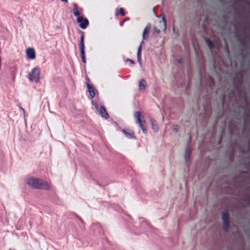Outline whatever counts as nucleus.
<instances>
[{
  "label": "nucleus",
  "instance_id": "21",
  "mask_svg": "<svg viewBox=\"0 0 250 250\" xmlns=\"http://www.w3.org/2000/svg\"><path fill=\"white\" fill-rule=\"evenodd\" d=\"M19 108L22 111L23 115V117H25V110H24V109L20 105L19 106Z\"/></svg>",
  "mask_w": 250,
  "mask_h": 250
},
{
  "label": "nucleus",
  "instance_id": "4",
  "mask_svg": "<svg viewBox=\"0 0 250 250\" xmlns=\"http://www.w3.org/2000/svg\"><path fill=\"white\" fill-rule=\"evenodd\" d=\"M134 117L136 120V123L141 128L143 132L146 134L147 131L145 126V120H142L143 119V116L141 115V112H136L134 114Z\"/></svg>",
  "mask_w": 250,
  "mask_h": 250
},
{
  "label": "nucleus",
  "instance_id": "7",
  "mask_svg": "<svg viewBox=\"0 0 250 250\" xmlns=\"http://www.w3.org/2000/svg\"><path fill=\"white\" fill-rule=\"evenodd\" d=\"M222 218L223 222L224 229L226 231L229 227V213L227 211H224L222 213Z\"/></svg>",
  "mask_w": 250,
  "mask_h": 250
},
{
  "label": "nucleus",
  "instance_id": "16",
  "mask_svg": "<svg viewBox=\"0 0 250 250\" xmlns=\"http://www.w3.org/2000/svg\"><path fill=\"white\" fill-rule=\"evenodd\" d=\"M160 26L162 30L165 31L166 29V21L165 20L164 16H163L162 20L159 21Z\"/></svg>",
  "mask_w": 250,
  "mask_h": 250
},
{
  "label": "nucleus",
  "instance_id": "23",
  "mask_svg": "<svg viewBox=\"0 0 250 250\" xmlns=\"http://www.w3.org/2000/svg\"><path fill=\"white\" fill-rule=\"evenodd\" d=\"M128 61L132 64H134L135 63L134 61L131 59H129Z\"/></svg>",
  "mask_w": 250,
  "mask_h": 250
},
{
  "label": "nucleus",
  "instance_id": "15",
  "mask_svg": "<svg viewBox=\"0 0 250 250\" xmlns=\"http://www.w3.org/2000/svg\"><path fill=\"white\" fill-rule=\"evenodd\" d=\"M146 83L144 79H142L139 83V87L140 90H144L146 87Z\"/></svg>",
  "mask_w": 250,
  "mask_h": 250
},
{
  "label": "nucleus",
  "instance_id": "13",
  "mask_svg": "<svg viewBox=\"0 0 250 250\" xmlns=\"http://www.w3.org/2000/svg\"><path fill=\"white\" fill-rule=\"evenodd\" d=\"M122 132L124 133L125 136L128 139H135V136H134V133L133 131H130V132H127L125 130L123 129Z\"/></svg>",
  "mask_w": 250,
  "mask_h": 250
},
{
  "label": "nucleus",
  "instance_id": "6",
  "mask_svg": "<svg viewBox=\"0 0 250 250\" xmlns=\"http://www.w3.org/2000/svg\"><path fill=\"white\" fill-rule=\"evenodd\" d=\"M93 104L96 111L102 118H104L105 119H107L109 118V115L104 106H101L99 109L98 105L96 104L93 103Z\"/></svg>",
  "mask_w": 250,
  "mask_h": 250
},
{
  "label": "nucleus",
  "instance_id": "17",
  "mask_svg": "<svg viewBox=\"0 0 250 250\" xmlns=\"http://www.w3.org/2000/svg\"><path fill=\"white\" fill-rule=\"evenodd\" d=\"M190 154V151L188 148H187L185 150L184 158L186 162H188L189 160V156Z\"/></svg>",
  "mask_w": 250,
  "mask_h": 250
},
{
  "label": "nucleus",
  "instance_id": "1",
  "mask_svg": "<svg viewBox=\"0 0 250 250\" xmlns=\"http://www.w3.org/2000/svg\"><path fill=\"white\" fill-rule=\"evenodd\" d=\"M27 184L33 188L48 189L49 185L42 179L30 177L27 179Z\"/></svg>",
  "mask_w": 250,
  "mask_h": 250
},
{
  "label": "nucleus",
  "instance_id": "2",
  "mask_svg": "<svg viewBox=\"0 0 250 250\" xmlns=\"http://www.w3.org/2000/svg\"><path fill=\"white\" fill-rule=\"evenodd\" d=\"M40 72L41 70L39 67H35L33 68L30 74L28 75V78L31 82L38 83L40 79Z\"/></svg>",
  "mask_w": 250,
  "mask_h": 250
},
{
  "label": "nucleus",
  "instance_id": "10",
  "mask_svg": "<svg viewBox=\"0 0 250 250\" xmlns=\"http://www.w3.org/2000/svg\"><path fill=\"white\" fill-rule=\"evenodd\" d=\"M150 24H148L144 29L142 35V38L144 40H146L148 38V32L150 29Z\"/></svg>",
  "mask_w": 250,
  "mask_h": 250
},
{
  "label": "nucleus",
  "instance_id": "11",
  "mask_svg": "<svg viewBox=\"0 0 250 250\" xmlns=\"http://www.w3.org/2000/svg\"><path fill=\"white\" fill-rule=\"evenodd\" d=\"M144 42L143 41H142L138 48V50H137V60H138V62L141 63V51H142V46L143 45V44L144 43Z\"/></svg>",
  "mask_w": 250,
  "mask_h": 250
},
{
  "label": "nucleus",
  "instance_id": "8",
  "mask_svg": "<svg viewBox=\"0 0 250 250\" xmlns=\"http://www.w3.org/2000/svg\"><path fill=\"white\" fill-rule=\"evenodd\" d=\"M77 21L80 23V27L82 29H85L89 23L88 20L86 18L84 19L82 17H78Z\"/></svg>",
  "mask_w": 250,
  "mask_h": 250
},
{
  "label": "nucleus",
  "instance_id": "5",
  "mask_svg": "<svg viewBox=\"0 0 250 250\" xmlns=\"http://www.w3.org/2000/svg\"><path fill=\"white\" fill-rule=\"evenodd\" d=\"M84 33L81 32V36L80 38L79 47H80V54H81V57L82 58V62L85 63L86 62V59H85V52H84Z\"/></svg>",
  "mask_w": 250,
  "mask_h": 250
},
{
  "label": "nucleus",
  "instance_id": "3",
  "mask_svg": "<svg viewBox=\"0 0 250 250\" xmlns=\"http://www.w3.org/2000/svg\"><path fill=\"white\" fill-rule=\"evenodd\" d=\"M134 117L136 120V123L141 128L143 132L146 134L147 131L145 126V120H142L143 119V116L141 115V112H136L134 114Z\"/></svg>",
  "mask_w": 250,
  "mask_h": 250
},
{
  "label": "nucleus",
  "instance_id": "12",
  "mask_svg": "<svg viewBox=\"0 0 250 250\" xmlns=\"http://www.w3.org/2000/svg\"><path fill=\"white\" fill-rule=\"evenodd\" d=\"M149 121L152 129L157 132L158 130V126L157 125L156 122L152 118H149Z\"/></svg>",
  "mask_w": 250,
  "mask_h": 250
},
{
  "label": "nucleus",
  "instance_id": "20",
  "mask_svg": "<svg viewBox=\"0 0 250 250\" xmlns=\"http://www.w3.org/2000/svg\"><path fill=\"white\" fill-rule=\"evenodd\" d=\"M79 15H80V13L78 11V10H76V11L74 12V15L75 16V17H77V18H78V17H80L79 16Z\"/></svg>",
  "mask_w": 250,
  "mask_h": 250
},
{
  "label": "nucleus",
  "instance_id": "18",
  "mask_svg": "<svg viewBox=\"0 0 250 250\" xmlns=\"http://www.w3.org/2000/svg\"><path fill=\"white\" fill-rule=\"evenodd\" d=\"M206 42L210 48H212L213 47V42L209 39H206Z\"/></svg>",
  "mask_w": 250,
  "mask_h": 250
},
{
  "label": "nucleus",
  "instance_id": "25",
  "mask_svg": "<svg viewBox=\"0 0 250 250\" xmlns=\"http://www.w3.org/2000/svg\"><path fill=\"white\" fill-rule=\"evenodd\" d=\"M155 31L157 33H160V30H158V29H155Z\"/></svg>",
  "mask_w": 250,
  "mask_h": 250
},
{
  "label": "nucleus",
  "instance_id": "24",
  "mask_svg": "<svg viewBox=\"0 0 250 250\" xmlns=\"http://www.w3.org/2000/svg\"><path fill=\"white\" fill-rule=\"evenodd\" d=\"M62 2H67L68 1V0H61Z\"/></svg>",
  "mask_w": 250,
  "mask_h": 250
},
{
  "label": "nucleus",
  "instance_id": "9",
  "mask_svg": "<svg viewBox=\"0 0 250 250\" xmlns=\"http://www.w3.org/2000/svg\"><path fill=\"white\" fill-rule=\"evenodd\" d=\"M26 55L27 59L34 60L36 57V54L33 48H28L26 50Z\"/></svg>",
  "mask_w": 250,
  "mask_h": 250
},
{
  "label": "nucleus",
  "instance_id": "19",
  "mask_svg": "<svg viewBox=\"0 0 250 250\" xmlns=\"http://www.w3.org/2000/svg\"><path fill=\"white\" fill-rule=\"evenodd\" d=\"M119 13H120V14L122 16H125V13L124 9L122 7L120 8L119 9Z\"/></svg>",
  "mask_w": 250,
  "mask_h": 250
},
{
  "label": "nucleus",
  "instance_id": "14",
  "mask_svg": "<svg viewBox=\"0 0 250 250\" xmlns=\"http://www.w3.org/2000/svg\"><path fill=\"white\" fill-rule=\"evenodd\" d=\"M86 85L91 98L92 99L95 96V93L92 86L89 83H87Z\"/></svg>",
  "mask_w": 250,
  "mask_h": 250
},
{
  "label": "nucleus",
  "instance_id": "22",
  "mask_svg": "<svg viewBox=\"0 0 250 250\" xmlns=\"http://www.w3.org/2000/svg\"><path fill=\"white\" fill-rule=\"evenodd\" d=\"M173 130L176 132H177L178 130V127L177 125H174L173 127Z\"/></svg>",
  "mask_w": 250,
  "mask_h": 250
}]
</instances>
